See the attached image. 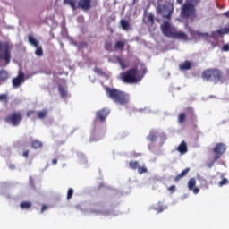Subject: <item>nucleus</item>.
Returning a JSON list of instances; mask_svg holds the SVG:
<instances>
[{"label":"nucleus","instance_id":"obj_1","mask_svg":"<svg viewBox=\"0 0 229 229\" xmlns=\"http://www.w3.org/2000/svg\"><path fill=\"white\" fill-rule=\"evenodd\" d=\"M199 2L200 0H186L181 7L180 16L186 21H194L197 17L196 6Z\"/></svg>","mask_w":229,"mask_h":229},{"label":"nucleus","instance_id":"obj_2","mask_svg":"<svg viewBox=\"0 0 229 229\" xmlns=\"http://www.w3.org/2000/svg\"><path fill=\"white\" fill-rule=\"evenodd\" d=\"M201 79L206 81L213 82L214 84H224L225 82L223 71L216 67L203 70Z\"/></svg>","mask_w":229,"mask_h":229},{"label":"nucleus","instance_id":"obj_3","mask_svg":"<svg viewBox=\"0 0 229 229\" xmlns=\"http://www.w3.org/2000/svg\"><path fill=\"white\" fill-rule=\"evenodd\" d=\"M106 94L118 105H126L129 102V95L118 89L107 87L106 88Z\"/></svg>","mask_w":229,"mask_h":229},{"label":"nucleus","instance_id":"obj_4","mask_svg":"<svg viewBox=\"0 0 229 229\" xmlns=\"http://www.w3.org/2000/svg\"><path fill=\"white\" fill-rule=\"evenodd\" d=\"M139 73V70L137 67L131 68L122 73H120V79L127 84H134L139 81L142 80L144 75L146 74V69H143V75L138 78L137 75Z\"/></svg>","mask_w":229,"mask_h":229},{"label":"nucleus","instance_id":"obj_5","mask_svg":"<svg viewBox=\"0 0 229 229\" xmlns=\"http://www.w3.org/2000/svg\"><path fill=\"white\" fill-rule=\"evenodd\" d=\"M0 61H4V67L11 62V47L8 42L0 41Z\"/></svg>","mask_w":229,"mask_h":229},{"label":"nucleus","instance_id":"obj_6","mask_svg":"<svg viewBox=\"0 0 229 229\" xmlns=\"http://www.w3.org/2000/svg\"><path fill=\"white\" fill-rule=\"evenodd\" d=\"M174 10V7L173 4H158L157 7V13L159 15H162L163 20H167V21L172 20Z\"/></svg>","mask_w":229,"mask_h":229},{"label":"nucleus","instance_id":"obj_7","mask_svg":"<svg viewBox=\"0 0 229 229\" xmlns=\"http://www.w3.org/2000/svg\"><path fill=\"white\" fill-rule=\"evenodd\" d=\"M227 147L225 143H216L213 148V153L215 154L213 160L208 167L211 168L215 163L221 158V157L225 153Z\"/></svg>","mask_w":229,"mask_h":229},{"label":"nucleus","instance_id":"obj_8","mask_svg":"<svg viewBox=\"0 0 229 229\" xmlns=\"http://www.w3.org/2000/svg\"><path fill=\"white\" fill-rule=\"evenodd\" d=\"M160 30L165 37L172 38L175 28L172 25L171 20L164 21L160 25Z\"/></svg>","mask_w":229,"mask_h":229},{"label":"nucleus","instance_id":"obj_9","mask_svg":"<svg viewBox=\"0 0 229 229\" xmlns=\"http://www.w3.org/2000/svg\"><path fill=\"white\" fill-rule=\"evenodd\" d=\"M23 116L20 111L12 113L11 114L8 115L7 117V122L12 123L13 126H19L20 123L22 121Z\"/></svg>","mask_w":229,"mask_h":229},{"label":"nucleus","instance_id":"obj_10","mask_svg":"<svg viewBox=\"0 0 229 229\" xmlns=\"http://www.w3.org/2000/svg\"><path fill=\"white\" fill-rule=\"evenodd\" d=\"M110 111L108 109H100L99 111H97L96 113V123H104L107 116L109 115Z\"/></svg>","mask_w":229,"mask_h":229},{"label":"nucleus","instance_id":"obj_11","mask_svg":"<svg viewBox=\"0 0 229 229\" xmlns=\"http://www.w3.org/2000/svg\"><path fill=\"white\" fill-rule=\"evenodd\" d=\"M228 34H229V24L226 27L212 31L210 38L212 39H217L218 36H224Z\"/></svg>","mask_w":229,"mask_h":229},{"label":"nucleus","instance_id":"obj_12","mask_svg":"<svg viewBox=\"0 0 229 229\" xmlns=\"http://www.w3.org/2000/svg\"><path fill=\"white\" fill-rule=\"evenodd\" d=\"M25 81L24 72L20 71L17 77L13 79V88H19Z\"/></svg>","mask_w":229,"mask_h":229},{"label":"nucleus","instance_id":"obj_13","mask_svg":"<svg viewBox=\"0 0 229 229\" xmlns=\"http://www.w3.org/2000/svg\"><path fill=\"white\" fill-rule=\"evenodd\" d=\"M92 0H80L78 4V8L83 11H89L91 8Z\"/></svg>","mask_w":229,"mask_h":229},{"label":"nucleus","instance_id":"obj_14","mask_svg":"<svg viewBox=\"0 0 229 229\" xmlns=\"http://www.w3.org/2000/svg\"><path fill=\"white\" fill-rule=\"evenodd\" d=\"M176 150L181 155H185L188 152V145L184 140L182 141H181V143L178 145Z\"/></svg>","mask_w":229,"mask_h":229},{"label":"nucleus","instance_id":"obj_15","mask_svg":"<svg viewBox=\"0 0 229 229\" xmlns=\"http://www.w3.org/2000/svg\"><path fill=\"white\" fill-rule=\"evenodd\" d=\"M116 62H118V64H120V67L123 70L130 67V63L121 56H116Z\"/></svg>","mask_w":229,"mask_h":229},{"label":"nucleus","instance_id":"obj_16","mask_svg":"<svg viewBox=\"0 0 229 229\" xmlns=\"http://www.w3.org/2000/svg\"><path fill=\"white\" fill-rule=\"evenodd\" d=\"M173 38H177L180 40H186L188 38V36L186 33L179 31V32H175L174 31L173 35H172Z\"/></svg>","mask_w":229,"mask_h":229},{"label":"nucleus","instance_id":"obj_17","mask_svg":"<svg viewBox=\"0 0 229 229\" xmlns=\"http://www.w3.org/2000/svg\"><path fill=\"white\" fill-rule=\"evenodd\" d=\"M180 70L182 71H188L192 68V63L191 61H184L179 65Z\"/></svg>","mask_w":229,"mask_h":229},{"label":"nucleus","instance_id":"obj_18","mask_svg":"<svg viewBox=\"0 0 229 229\" xmlns=\"http://www.w3.org/2000/svg\"><path fill=\"white\" fill-rule=\"evenodd\" d=\"M10 75L4 69L0 70V84L5 82L9 79Z\"/></svg>","mask_w":229,"mask_h":229},{"label":"nucleus","instance_id":"obj_19","mask_svg":"<svg viewBox=\"0 0 229 229\" xmlns=\"http://www.w3.org/2000/svg\"><path fill=\"white\" fill-rule=\"evenodd\" d=\"M190 172V168H186L180 174H178L176 177H174V182H178L181 179L184 178L187 174Z\"/></svg>","mask_w":229,"mask_h":229},{"label":"nucleus","instance_id":"obj_20","mask_svg":"<svg viewBox=\"0 0 229 229\" xmlns=\"http://www.w3.org/2000/svg\"><path fill=\"white\" fill-rule=\"evenodd\" d=\"M125 47V41L118 40L116 43H114V50H120L123 51Z\"/></svg>","mask_w":229,"mask_h":229},{"label":"nucleus","instance_id":"obj_21","mask_svg":"<svg viewBox=\"0 0 229 229\" xmlns=\"http://www.w3.org/2000/svg\"><path fill=\"white\" fill-rule=\"evenodd\" d=\"M66 86L59 84L58 89H59V93L61 94V97L65 98L67 97V91H66Z\"/></svg>","mask_w":229,"mask_h":229},{"label":"nucleus","instance_id":"obj_22","mask_svg":"<svg viewBox=\"0 0 229 229\" xmlns=\"http://www.w3.org/2000/svg\"><path fill=\"white\" fill-rule=\"evenodd\" d=\"M120 25L122 26V29H123V30H129L131 29L130 22L124 19H122V21H120Z\"/></svg>","mask_w":229,"mask_h":229},{"label":"nucleus","instance_id":"obj_23","mask_svg":"<svg viewBox=\"0 0 229 229\" xmlns=\"http://www.w3.org/2000/svg\"><path fill=\"white\" fill-rule=\"evenodd\" d=\"M104 49L107 52H112L113 51V43L111 40H106L104 43Z\"/></svg>","mask_w":229,"mask_h":229},{"label":"nucleus","instance_id":"obj_24","mask_svg":"<svg viewBox=\"0 0 229 229\" xmlns=\"http://www.w3.org/2000/svg\"><path fill=\"white\" fill-rule=\"evenodd\" d=\"M29 42L30 45L34 46L35 47H38L39 46L38 40L36 39L32 35L29 36Z\"/></svg>","mask_w":229,"mask_h":229},{"label":"nucleus","instance_id":"obj_25","mask_svg":"<svg viewBox=\"0 0 229 229\" xmlns=\"http://www.w3.org/2000/svg\"><path fill=\"white\" fill-rule=\"evenodd\" d=\"M196 184H197V181H196L195 178L190 179V180L188 181V189H189L190 191H192V190L195 188Z\"/></svg>","mask_w":229,"mask_h":229},{"label":"nucleus","instance_id":"obj_26","mask_svg":"<svg viewBox=\"0 0 229 229\" xmlns=\"http://www.w3.org/2000/svg\"><path fill=\"white\" fill-rule=\"evenodd\" d=\"M166 208L167 207L164 206L161 202H158L157 207L154 208V210H156L157 213H162Z\"/></svg>","mask_w":229,"mask_h":229},{"label":"nucleus","instance_id":"obj_27","mask_svg":"<svg viewBox=\"0 0 229 229\" xmlns=\"http://www.w3.org/2000/svg\"><path fill=\"white\" fill-rule=\"evenodd\" d=\"M147 22L150 26H153L155 24V16L153 13H148V15H147Z\"/></svg>","mask_w":229,"mask_h":229},{"label":"nucleus","instance_id":"obj_28","mask_svg":"<svg viewBox=\"0 0 229 229\" xmlns=\"http://www.w3.org/2000/svg\"><path fill=\"white\" fill-rule=\"evenodd\" d=\"M20 207L21 209H30L32 207V203L30 201H23Z\"/></svg>","mask_w":229,"mask_h":229},{"label":"nucleus","instance_id":"obj_29","mask_svg":"<svg viewBox=\"0 0 229 229\" xmlns=\"http://www.w3.org/2000/svg\"><path fill=\"white\" fill-rule=\"evenodd\" d=\"M129 167H131V169L132 170H137V169L139 170V167H140L139 161H130Z\"/></svg>","mask_w":229,"mask_h":229},{"label":"nucleus","instance_id":"obj_30","mask_svg":"<svg viewBox=\"0 0 229 229\" xmlns=\"http://www.w3.org/2000/svg\"><path fill=\"white\" fill-rule=\"evenodd\" d=\"M64 4H69L73 9V11L77 9L75 0H64Z\"/></svg>","mask_w":229,"mask_h":229},{"label":"nucleus","instance_id":"obj_31","mask_svg":"<svg viewBox=\"0 0 229 229\" xmlns=\"http://www.w3.org/2000/svg\"><path fill=\"white\" fill-rule=\"evenodd\" d=\"M47 114L48 113H47V109H44L43 111H38V118L43 120L47 116Z\"/></svg>","mask_w":229,"mask_h":229},{"label":"nucleus","instance_id":"obj_32","mask_svg":"<svg viewBox=\"0 0 229 229\" xmlns=\"http://www.w3.org/2000/svg\"><path fill=\"white\" fill-rule=\"evenodd\" d=\"M186 121V114L180 113L178 115V123L182 124Z\"/></svg>","mask_w":229,"mask_h":229},{"label":"nucleus","instance_id":"obj_33","mask_svg":"<svg viewBox=\"0 0 229 229\" xmlns=\"http://www.w3.org/2000/svg\"><path fill=\"white\" fill-rule=\"evenodd\" d=\"M43 143H41V141H38V140H34V141H32V148L35 149H38L40 148H42Z\"/></svg>","mask_w":229,"mask_h":229},{"label":"nucleus","instance_id":"obj_34","mask_svg":"<svg viewBox=\"0 0 229 229\" xmlns=\"http://www.w3.org/2000/svg\"><path fill=\"white\" fill-rule=\"evenodd\" d=\"M147 139L150 140V142H155L157 140V136L154 132H150V134L147 136Z\"/></svg>","mask_w":229,"mask_h":229},{"label":"nucleus","instance_id":"obj_35","mask_svg":"<svg viewBox=\"0 0 229 229\" xmlns=\"http://www.w3.org/2000/svg\"><path fill=\"white\" fill-rule=\"evenodd\" d=\"M94 72L95 73H97V75H100V76L106 75V72L103 71V69L99 67H95Z\"/></svg>","mask_w":229,"mask_h":229},{"label":"nucleus","instance_id":"obj_36","mask_svg":"<svg viewBox=\"0 0 229 229\" xmlns=\"http://www.w3.org/2000/svg\"><path fill=\"white\" fill-rule=\"evenodd\" d=\"M37 47L36 55H37L38 56H43L44 53H43V48H42V47L38 46V47Z\"/></svg>","mask_w":229,"mask_h":229},{"label":"nucleus","instance_id":"obj_37","mask_svg":"<svg viewBox=\"0 0 229 229\" xmlns=\"http://www.w3.org/2000/svg\"><path fill=\"white\" fill-rule=\"evenodd\" d=\"M148 173V169L146 168V166H139L138 167V174H147Z\"/></svg>","mask_w":229,"mask_h":229},{"label":"nucleus","instance_id":"obj_38","mask_svg":"<svg viewBox=\"0 0 229 229\" xmlns=\"http://www.w3.org/2000/svg\"><path fill=\"white\" fill-rule=\"evenodd\" d=\"M228 184H229V181L226 178L222 179V181L220 182H218L219 187L228 185Z\"/></svg>","mask_w":229,"mask_h":229},{"label":"nucleus","instance_id":"obj_39","mask_svg":"<svg viewBox=\"0 0 229 229\" xmlns=\"http://www.w3.org/2000/svg\"><path fill=\"white\" fill-rule=\"evenodd\" d=\"M0 100L4 101V103H7V101H8L7 94H0Z\"/></svg>","mask_w":229,"mask_h":229},{"label":"nucleus","instance_id":"obj_40","mask_svg":"<svg viewBox=\"0 0 229 229\" xmlns=\"http://www.w3.org/2000/svg\"><path fill=\"white\" fill-rule=\"evenodd\" d=\"M73 192H74V191H73L72 189H69L68 193H67V199H68V200H70V199L72 198Z\"/></svg>","mask_w":229,"mask_h":229},{"label":"nucleus","instance_id":"obj_41","mask_svg":"<svg viewBox=\"0 0 229 229\" xmlns=\"http://www.w3.org/2000/svg\"><path fill=\"white\" fill-rule=\"evenodd\" d=\"M222 51H223V52H229V44H225V45L222 47Z\"/></svg>","mask_w":229,"mask_h":229},{"label":"nucleus","instance_id":"obj_42","mask_svg":"<svg viewBox=\"0 0 229 229\" xmlns=\"http://www.w3.org/2000/svg\"><path fill=\"white\" fill-rule=\"evenodd\" d=\"M175 189H176V187H175L174 185H173V186H170V187L168 188V191H169L170 192L174 193V192L175 191Z\"/></svg>","mask_w":229,"mask_h":229},{"label":"nucleus","instance_id":"obj_43","mask_svg":"<svg viewBox=\"0 0 229 229\" xmlns=\"http://www.w3.org/2000/svg\"><path fill=\"white\" fill-rule=\"evenodd\" d=\"M186 112L191 113V116L194 115L193 109H191V107H188V108L186 109Z\"/></svg>","mask_w":229,"mask_h":229},{"label":"nucleus","instance_id":"obj_44","mask_svg":"<svg viewBox=\"0 0 229 229\" xmlns=\"http://www.w3.org/2000/svg\"><path fill=\"white\" fill-rule=\"evenodd\" d=\"M36 111H28L27 117H30L31 115L35 114Z\"/></svg>","mask_w":229,"mask_h":229},{"label":"nucleus","instance_id":"obj_45","mask_svg":"<svg viewBox=\"0 0 229 229\" xmlns=\"http://www.w3.org/2000/svg\"><path fill=\"white\" fill-rule=\"evenodd\" d=\"M192 192H193L194 194H199V188H193V189H192Z\"/></svg>","mask_w":229,"mask_h":229},{"label":"nucleus","instance_id":"obj_46","mask_svg":"<svg viewBox=\"0 0 229 229\" xmlns=\"http://www.w3.org/2000/svg\"><path fill=\"white\" fill-rule=\"evenodd\" d=\"M23 157H24L25 158H28V157H29V150H24V152H23Z\"/></svg>","mask_w":229,"mask_h":229},{"label":"nucleus","instance_id":"obj_47","mask_svg":"<svg viewBox=\"0 0 229 229\" xmlns=\"http://www.w3.org/2000/svg\"><path fill=\"white\" fill-rule=\"evenodd\" d=\"M47 208H47L46 205H44V206L42 207L41 213L43 214L44 211L47 210Z\"/></svg>","mask_w":229,"mask_h":229},{"label":"nucleus","instance_id":"obj_48","mask_svg":"<svg viewBox=\"0 0 229 229\" xmlns=\"http://www.w3.org/2000/svg\"><path fill=\"white\" fill-rule=\"evenodd\" d=\"M225 79L229 80V69H226Z\"/></svg>","mask_w":229,"mask_h":229},{"label":"nucleus","instance_id":"obj_49","mask_svg":"<svg viewBox=\"0 0 229 229\" xmlns=\"http://www.w3.org/2000/svg\"><path fill=\"white\" fill-rule=\"evenodd\" d=\"M224 15H225L226 18H229V11L225 12V13H224Z\"/></svg>","mask_w":229,"mask_h":229},{"label":"nucleus","instance_id":"obj_50","mask_svg":"<svg viewBox=\"0 0 229 229\" xmlns=\"http://www.w3.org/2000/svg\"><path fill=\"white\" fill-rule=\"evenodd\" d=\"M176 3H177L178 4H183V0H176Z\"/></svg>","mask_w":229,"mask_h":229},{"label":"nucleus","instance_id":"obj_51","mask_svg":"<svg viewBox=\"0 0 229 229\" xmlns=\"http://www.w3.org/2000/svg\"><path fill=\"white\" fill-rule=\"evenodd\" d=\"M9 168H10L11 170H14V169H15V165H11L9 166Z\"/></svg>","mask_w":229,"mask_h":229},{"label":"nucleus","instance_id":"obj_52","mask_svg":"<svg viewBox=\"0 0 229 229\" xmlns=\"http://www.w3.org/2000/svg\"><path fill=\"white\" fill-rule=\"evenodd\" d=\"M52 163H53V165H56V164H57V159H54V160L52 161Z\"/></svg>","mask_w":229,"mask_h":229},{"label":"nucleus","instance_id":"obj_53","mask_svg":"<svg viewBox=\"0 0 229 229\" xmlns=\"http://www.w3.org/2000/svg\"><path fill=\"white\" fill-rule=\"evenodd\" d=\"M137 3V0H132V4H135Z\"/></svg>","mask_w":229,"mask_h":229}]
</instances>
